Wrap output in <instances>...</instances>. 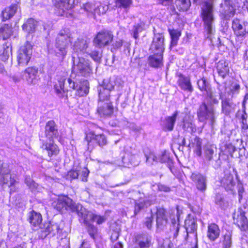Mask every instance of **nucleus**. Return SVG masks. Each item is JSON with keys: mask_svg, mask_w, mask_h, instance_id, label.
<instances>
[{"mask_svg": "<svg viewBox=\"0 0 248 248\" xmlns=\"http://www.w3.org/2000/svg\"><path fill=\"white\" fill-rule=\"evenodd\" d=\"M67 84L70 89L76 91L75 95L78 97L86 95L89 91V83L87 80L77 81L72 79L71 75L67 80L64 77L60 78L58 82L55 85V89L57 95L60 98L67 97V92L68 89Z\"/></svg>", "mask_w": 248, "mask_h": 248, "instance_id": "f257e3e1", "label": "nucleus"}, {"mask_svg": "<svg viewBox=\"0 0 248 248\" xmlns=\"http://www.w3.org/2000/svg\"><path fill=\"white\" fill-rule=\"evenodd\" d=\"M200 17L203 22L207 38L211 40V35L215 32L214 5L210 1H203L201 7Z\"/></svg>", "mask_w": 248, "mask_h": 248, "instance_id": "f03ea898", "label": "nucleus"}, {"mask_svg": "<svg viewBox=\"0 0 248 248\" xmlns=\"http://www.w3.org/2000/svg\"><path fill=\"white\" fill-rule=\"evenodd\" d=\"M72 40V34L68 30L61 31L56 39V49L53 51L48 46L49 53H54L56 56L63 60L67 54L68 48Z\"/></svg>", "mask_w": 248, "mask_h": 248, "instance_id": "7ed1b4c3", "label": "nucleus"}, {"mask_svg": "<svg viewBox=\"0 0 248 248\" xmlns=\"http://www.w3.org/2000/svg\"><path fill=\"white\" fill-rule=\"evenodd\" d=\"M73 62V70L80 76L87 77L93 73L92 66L90 62L78 56V54L73 53L72 55Z\"/></svg>", "mask_w": 248, "mask_h": 248, "instance_id": "20e7f679", "label": "nucleus"}, {"mask_svg": "<svg viewBox=\"0 0 248 248\" xmlns=\"http://www.w3.org/2000/svg\"><path fill=\"white\" fill-rule=\"evenodd\" d=\"M52 206L58 211L70 210L72 212H76L78 216L82 210V205L79 203H75L72 200L65 196H59L56 201L52 203Z\"/></svg>", "mask_w": 248, "mask_h": 248, "instance_id": "39448f33", "label": "nucleus"}, {"mask_svg": "<svg viewBox=\"0 0 248 248\" xmlns=\"http://www.w3.org/2000/svg\"><path fill=\"white\" fill-rule=\"evenodd\" d=\"M197 116L200 122L209 121L212 125L215 122L217 115L213 106L208 105L203 102L197 110Z\"/></svg>", "mask_w": 248, "mask_h": 248, "instance_id": "423d86ee", "label": "nucleus"}, {"mask_svg": "<svg viewBox=\"0 0 248 248\" xmlns=\"http://www.w3.org/2000/svg\"><path fill=\"white\" fill-rule=\"evenodd\" d=\"M32 53V46L29 41H27L18 51L17 60L18 65L22 67L26 66L31 58Z\"/></svg>", "mask_w": 248, "mask_h": 248, "instance_id": "0eeeda50", "label": "nucleus"}, {"mask_svg": "<svg viewBox=\"0 0 248 248\" xmlns=\"http://www.w3.org/2000/svg\"><path fill=\"white\" fill-rule=\"evenodd\" d=\"M56 14L59 16H63L67 11L74 7L75 0H54Z\"/></svg>", "mask_w": 248, "mask_h": 248, "instance_id": "6e6552de", "label": "nucleus"}, {"mask_svg": "<svg viewBox=\"0 0 248 248\" xmlns=\"http://www.w3.org/2000/svg\"><path fill=\"white\" fill-rule=\"evenodd\" d=\"M113 35L109 31H101L97 33L94 39L93 43L95 46L99 48L103 47L108 45L113 39Z\"/></svg>", "mask_w": 248, "mask_h": 248, "instance_id": "1a4fd4ad", "label": "nucleus"}, {"mask_svg": "<svg viewBox=\"0 0 248 248\" xmlns=\"http://www.w3.org/2000/svg\"><path fill=\"white\" fill-rule=\"evenodd\" d=\"M78 216L83 219V222L86 225H89V222L91 220L96 221L98 224H100L106 220V218L104 217L94 214L87 211L83 206L82 207V210L80 211Z\"/></svg>", "mask_w": 248, "mask_h": 248, "instance_id": "9d476101", "label": "nucleus"}, {"mask_svg": "<svg viewBox=\"0 0 248 248\" xmlns=\"http://www.w3.org/2000/svg\"><path fill=\"white\" fill-rule=\"evenodd\" d=\"M180 118L179 117L177 122V126L181 127L184 131L190 133L196 131V128L194 124L193 116L186 114L182 117L181 120Z\"/></svg>", "mask_w": 248, "mask_h": 248, "instance_id": "9b49d317", "label": "nucleus"}, {"mask_svg": "<svg viewBox=\"0 0 248 248\" xmlns=\"http://www.w3.org/2000/svg\"><path fill=\"white\" fill-rule=\"evenodd\" d=\"M221 17L226 20H229L232 17L235 13V9L230 0H224L220 4L219 10Z\"/></svg>", "mask_w": 248, "mask_h": 248, "instance_id": "f8f14e48", "label": "nucleus"}, {"mask_svg": "<svg viewBox=\"0 0 248 248\" xmlns=\"http://www.w3.org/2000/svg\"><path fill=\"white\" fill-rule=\"evenodd\" d=\"M85 140L88 145V148L90 146H93L94 143L100 146H102L107 144V140L104 134L95 135L93 132H90L87 134Z\"/></svg>", "mask_w": 248, "mask_h": 248, "instance_id": "ddd939ff", "label": "nucleus"}, {"mask_svg": "<svg viewBox=\"0 0 248 248\" xmlns=\"http://www.w3.org/2000/svg\"><path fill=\"white\" fill-rule=\"evenodd\" d=\"M164 36L162 34H155L151 45L150 50L151 52L164 53L165 49Z\"/></svg>", "mask_w": 248, "mask_h": 248, "instance_id": "4468645a", "label": "nucleus"}, {"mask_svg": "<svg viewBox=\"0 0 248 248\" xmlns=\"http://www.w3.org/2000/svg\"><path fill=\"white\" fill-rule=\"evenodd\" d=\"M232 28L236 36L244 37L248 33V22L235 18L232 21Z\"/></svg>", "mask_w": 248, "mask_h": 248, "instance_id": "2eb2a0df", "label": "nucleus"}, {"mask_svg": "<svg viewBox=\"0 0 248 248\" xmlns=\"http://www.w3.org/2000/svg\"><path fill=\"white\" fill-rule=\"evenodd\" d=\"M42 144L41 148L46 152L48 156H56L59 153L58 146L54 143L53 140H45L40 139Z\"/></svg>", "mask_w": 248, "mask_h": 248, "instance_id": "dca6fc26", "label": "nucleus"}, {"mask_svg": "<svg viewBox=\"0 0 248 248\" xmlns=\"http://www.w3.org/2000/svg\"><path fill=\"white\" fill-rule=\"evenodd\" d=\"M234 223L236 224L241 231L248 229V220L245 216V213L242 209H239L235 212L233 216Z\"/></svg>", "mask_w": 248, "mask_h": 248, "instance_id": "f3484780", "label": "nucleus"}, {"mask_svg": "<svg viewBox=\"0 0 248 248\" xmlns=\"http://www.w3.org/2000/svg\"><path fill=\"white\" fill-rule=\"evenodd\" d=\"M43 226V227H40L39 236L42 239L45 238L49 233H52L53 235H55L60 230L59 226L57 224H52L50 222L45 223Z\"/></svg>", "mask_w": 248, "mask_h": 248, "instance_id": "a211bd4d", "label": "nucleus"}, {"mask_svg": "<svg viewBox=\"0 0 248 248\" xmlns=\"http://www.w3.org/2000/svg\"><path fill=\"white\" fill-rule=\"evenodd\" d=\"M97 111L101 117L110 116L113 112V107L111 102L98 101Z\"/></svg>", "mask_w": 248, "mask_h": 248, "instance_id": "6ab92c4d", "label": "nucleus"}, {"mask_svg": "<svg viewBox=\"0 0 248 248\" xmlns=\"http://www.w3.org/2000/svg\"><path fill=\"white\" fill-rule=\"evenodd\" d=\"M123 85L121 79L115 76L110 77L109 79H104L100 86L104 87L109 91H112L115 87L119 89Z\"/></svg>", "mask_w": 248, "mask_h": 248, "instance_id": "aec40b11", "label": "nucleus"}, {"mask_svg": "<svg viewBox=\"0 0 248 248\" xmlns=\"http://www.w3.org/2000/svg\"><path fill=\"white\" fill-rule=\"evenodd\" d=\"M148 58V62L149 66L152 67L157 68L163 65V53L152 52Z\"/></svg>", "mask_w": 248, "mask_h": 248, "instance_id": "412c9836", "label": "nucleus"}, {"mask_svg": "<svg viewBox=\"0 0 248 248\" xmlns=\"http://www.w3.org/2000/svg\"><path fill=\"white\" fill-rule=\"evenodd\" d=\"M58 136V129L55 122L53 121H49L46 124L45 126V137H42L40 139L53 140V138Z\"/></svg>", "mask_w": 248, "mask_h": 248, "instance_id": "4be33fe9", "label": "nucleus"}, {"mask_svg": "<svg viewBox=\"0 0 248 248\" xmlns=\"http://www.w3.org/2000/svg\"><path fill=\"white\" fill-rule=\"evenodd\" d=\"M90 41L87 39H78L73 45V53L78 54V56H81L82 54L86 52L87 48Z\"/></svg>", "mask_w": 248, "mask_h": 248, "instance_id": "5701e85b", "label": "nucleus"}, {"mask_svg": "<svg viewBox=\"0 0 248 248\" xmlns=\"http://www.w3.org/2000/svg\"><path fill=\"white\" fill-rule=\"evenodd\" d=\"M220 233V229L217 224L208 223L206 236L209 240L212 242L216 241L219 237Z\"/></svg>", "mask_w": 248, "mask_h": 248, "instance_id": "b1692460", "label": "nucleus"}, {"mask_svg": "<svg viewBox=\"0 0 248 248\" xmlns=\"http://www.w3.org/2000/svg\"><path fill=\"white\" fill-rule=\"evenodd\" d=\"M38 69L34 67H28L24 72L25 78L30 84H36L37 83L39 78L37 76Z\"/></svg>", "mask_w": 248, "mask_h": 248, "instance_id": "393cba45", "label": "nucleus"}, {"mask_svg": "<svg viewBox=\"0 0 248 248\" xmlns=\"http://www.w3.org/2000/svg\"><path fill=\"white\" fill-rule=\"evenodd\" d=\"M156 216L157 228L158 229L162 230L166 225L168 222L164 209L161 208L157 209Z\"/></svg>", "mask_w": 248, "mask_h": 248, "instance_id": "a878e982", "label": "nucleus"}, {"mask_svg": "<svg viewBox=\"0 0 248 248\" xmlns=\"http://www.w3.org/2000/svg\"><path fill=\"white\" fill-rule=\"evenodd\" d=\"M222 186L227 191H232L235 185L233 175L228 172L221 181Z\"/></svg>", "mask_w": 248, "mask_h": 248, "instance_id": "bb28decb", "label": "nucleus"}, {"mask_svg": "<svg viewBox=\"0 0 248 248\" xmlns=\"http://www.w3.org/2000/svg\"><path fill=\"white\" fill-rule=\"evenodd\" d=\"M0 182L3 184L9 183V186H12L17 183L16 176L10 173L8 169L2 171L1 174H0Z\"/></svg>", "mask_w": 248, "mask_h": 248, "instance_id": "cd10ccee", "label": "nucleus"}, {"mask_svg": "<svg viewBox=\"0 0 248 248\" xmlns=\"http://www.w3.org/2000/svg\"><path fill=\"white\" fill-rule=\"evenodd\" d=\"M177 83L179 87L183 90L192 92L193 88L190 82V78L186 77L182 74H179Z\"/></svg>", "mask_w": 248, "mask_h": 248, "instance_id": "c85d7f7f", "label": "nucleus"}, {"mask_svg": "<svg viewBox=\"0 0 248 248\" xmlns=\"http://www.w3.org/2000/svg\"><path fill=\"white\" fill-rule=\"evenodd\" d=\"M180 112L178 110L175 111L170 116L165 118L164 129L165 130L171 131L173 130L176 119L179 117Z\"/></svg>", "mask_w": 248, "mask_h": 248, "instance_id": "c756f323", "label": "nucleus"}, {"mask_svg": "<svg viewBox=\"0 0 248 248\" xmlns=\"http://www.w3.org/2000/svg\"><path fill=\"white\" fill-rule=\"evenodd\" d=\"M192 180L196 183L197 188L202 191H205L206 188L205 178L198 173H193L191 176Z\"/></svg>", "mask_w": 248, "mask_h": 248, "instance_id": "7c9ffc66", "label": "nucleus"}, {"mask_svg": "<svg viewBox=\"0 0 248 248\" xmlns=\"http://www.w3.org/2000/svg\"><path fill=\"white\" fill-rule=\"evenodd\" d=\"M29 220L31 224L33 227H39L40 229V227H43V224H41L42 222V216L40 213L35 212L32 211L30 212Z\"/></svg>", "mask_w": 248, "mask_h": 248, "instance_id": "2f4dec72", "label": "nucleus"}, {"mask_svg": "<svg viewBox=\"0 0 248 248\" xmlns=\"http://www.w3.org/2000/svg\"><path fill=\"white\" fill-rule=\"evenodd\" d=\"M17 5L12 4L10 6L6 8L1 13L2 20L5 21L11 18L15 14L17 10Z\"/></svg>", "mask_w": 248, "mask_h": 248, "instance_id": "473e14b6", "label": "nucleus"}, {"mask_svg": "<svg viewBox=\"0 0 248 248\" xmlns=\"http://www.w3.org/2000/svg\"><path fill=\"white\" fill-rule=\"evenodd\" d=\"M137 243L140 248H149L152 245V237L143 234L137 240Z\"/></svg>", "mask_w": 248, "mask_h": 248, "instance_id": "72a5a7b5", "label": "nucleus"}, {"mask_svg": "<svg viewBox=\"0 0 248 248\" xmlns=\"http://www.w3.org/2000/svg\"><path fill=\"white\" fill-rule=\"evenodd\" d=\"M37 22L32 18H30L22 25L23 30L29 33H32L35 31Z\"/></svg>", "mask_w": 248, "mask_h": 248, "instance_id": "f704fd0d", "label": "nucleus"}, {"mask_svg": "<svg viewBox=\"0 0 248 248\" xmlns=\"http://www.w3.org/2000/svg\"><path fill=\"white\" fill-rule=\"evenodd\" d=\"M98 92V101H110V92L109 90L105 88L104 87L99 86L97 87Z\"/></svg>", "mask_w": 248, "mask_h": 248, "instance_id": "c9c22d12", "label": "nucleus"}, {"mask_svg": "<svg viewBox=\"0 0 248 248\" xmlns=\"http://www.w3.org/2000/svg\"><path fill=\"white\" fill-rule=\"evenodd\" d=\"M218 74L222 78H224L229 72L228 64L224 61H219L217 65Z\"/></svg>", "mask_w": 248, "mask_h": 248, "instance_id": "e433bc0d", "label": "nucleus"}, {"mask_svg": "<svg viewBox=\"0 0 248 248\" xmlns=\"http://www.w3.org/2000/svg\"><path fill=\"white\" fill-rule=\"evenodd\" d=\"M202 140L198 137L195 138L191 143L194 153L198 156L202 155Z\"/></svg>", "mask_w": 248, "mask_h": 248, "instance_id": "4c0bfd02", "label": "nucleus"}, {"mask_svg": "<svg viewBox=\"0 0 248 248\" xmlns=\"http://www.w3.org/2000/svg\"><path fill=\"white\" fill-rule=\"evenodd\" d=\"M175 5L180 11H186L191 6L190 0H175Z\"/></svg>", "mask_w": 248, "mask_h": 248, "instance_id": "58836bf2", "label": "nucleus"}, {"mask_svg": "<svg viewBox=\"0 0 248 248\" xmlns=\"http://www.w3.org/2000/svg\"><path fill=\"white\" fill-rule=\"evenodd\" d=\"M221 104L222 111L225 115H229L233 110L234 105L229 99H222Z\"/></svg>", "mask_w": 248, "mask_h": 248, "instance_id": "ea45409f", "label": "nucleus"}, {"mask_svg": "<svg viewBox=\"0 0 248 248\" xmlns=\"http://www.w3.org/2000/svg\"><path fill=\"white\" fill-rule=\"evenodd\" d=\"M185 227L187 233H193L197 230L196 221L194 218H188L185 220Z\"/></svg>", "mask_w": 248, "mask_h": 248, "instance_id": "a19ab883", "label": "nucleus"}, {"mask_svg": "<svg viewBox=\"0 0 248 248\" xmlns=\"http://www.w3.org/2000/svg\"><path fill=\"white\" fill-rule=\"evenodd\" d=\"M169 32L171 37V46H176L181 35V31L178 30L169 29Z\"/></svg>", "mask_w": 248, "mask_h": 248, "instance_id": "79ce46f5", "label": "nucleus"}, {"mask_svg": "<svg viewBox=\"0 0 248 248\" xmlns=\"http://www.w3.org/2000/svg\"><path fill=\"white\" fill-rule=\"evenodd\" d=\"M215 150H217V148L214 145H207L205 146L204 154L206 160L208 161L211 160Z\"/></svg>", "mask_w": 248, "mask_h": 248, "instance_id": "37998d69", "label": "nucleus"}, {"mask_svg": "<svg viewBox=\"0 0 248 248\" xmlns=\"http://www.w3.org/2000/svg\"><path fill=\"white\" fill-rule=\"evenodd\" d=\"M12 28L9 25L5 24L0 28V37L5 40L8 38L12 34Z\"/></svg>", "mask_w": 248, "mask_h": 248, "instance_id": "c03bdc74", "label": "nucleus"}, {"mask_svg": "<svg viewBox=\"0 0 248 248\" xmlns=\"http://www.w3.org/2000/svg\"><path fill=\"white\" fill-rule=\"evenodd\" d=\"M197 85L199 89L202 92H206L211 89L209 83L204 78L199 80L197 82Z\"/></svg>", "mask_w": 248, "mask_h": 248, "instance_id": "a18cd8bd", "label": "nucleus"}, {"mask_svg": "<svg viewBox=\"0 0 248 248\" xmlns=\"http://www.w3.org/2000/svg\"><path fill=\"white\" fill-rule=\"evenodd\" d=\"M206 98L208 101V105H212L213 104H217L218 103V100L215 96L214 93L211 91V89L206 92Z\"/></svg>", "mask_w": 248, "mask_h": 248, "instance_id": "49530a36", "label": "nucleus"}, {"mask_svg": "<svg viewBox=\"0 0 248 248\" xmlns=\"http://www.w3.org/2000/svg\"><path fill=\"white\" fill-rule=\"evenodd\" d=\"M240 89V85L236 82H233L232 83L230 87V90L228 91V93L232 96L238 94L239 93Z\"/></svg>", "mask_w": 248, "mask_h": 248, "instance_id": "de8ad7c7", "label": "nucleus"}, {"mask_svg": "<svg viewBox=\"0 0 248 248\" xmlns=\"http://www.w3.org/2000/svg\"><path fill=\"white\" fill-rule=\"evenodd\" d=\"M132 3V0H115L116 6L119 8L127 9Z\"/></svg>", "mask_w": 248, "mask_h": 248, "instance_id": "09e8293b", "label": "nucleus"}, {"mask_svg": "<svg viewBox=\"0 0 248 248\" xmlns=\"http://www.w3.org/2000/svg\"><path fill=\"white\" fill-rule=\"evenodd\" d=\"M83 8L85 11L91 14H96V3H87L83 5Z\"/></svg>", "mask_w": 248, "mask_h": 248, "instance_id": "8fccbe9b", "label": "nucleus"}, {"mask_svg": "<svg viewBox=\"0 0 248 248\" xmlns=\"http://www.w3.org/2000/svg\"><path fill=\"white\" fill-rule=\"evenodd\" d=\"M232 245V236L229 233L224 235L222 241L223 248H231Z\"/></svg>", "mask_w": 248, "mask_h": 248, "instance_id": "3c124183", "label": "nucleus"}, {"mask_svg": "<svg viewBox=\"0 0 248 248\" xmlns=\"http://www.w3.org/2000/svg\"><path fill=\"white\" fill-rule=\"evenodd\" d=\"M108 9V5L102 4L100 2H96V14L101 15L105 14Z\"/></svg>", "mask_w": 248, "mask_h": 248, "instance_id": "603ef678", "label": "nucleus"}, {"mask_svg": "<svg viewBox=\"0 0 248 248\" xmlns=\"http://www.w3.org/2000/svg\"><path fill=\"white\" fill-rule=\"evenodd\" d=\"M151 204L150 202L148 201H144V202H136L135 206V214L136 215L141 209H143L144 207H147Z\"/></svg>", "mask_w": 248, "mask_h": 248, "instance_id": "864d4df0", "label": "nucleus"}, {"mask_svg": "<svg viewBox=\"0 0 248 248\" xmlns=\"http://www.w3.org/2000/svg\"><path fill=\"white\" fill-rule=\"evenodd\" d=\"M143 30V24H137L134 26L132 29V32L133 34V37L135 39L139 38V34Z\"/></svg>", "mask_w": 248, "mask_h": 248, "instance_id": "5fc2aeb1", "label": "nucleus"}, {"mask_svg": "<svg viewBox=\"0 0 248 248\" xmlns=\"http://www.w3.org/2000/svg\"><path fill=\"white\" fill-rule=\"evenodd\" d=\"M170 230L173 235V237L176 238L178 235L179 231V225L175 220L172 221V224L170 226Z\"/></svg>", "mask_w": 248, "mask_h": 248, "instance_id": "6e6d98bb", "label": "nucleus"}, {"mask_svg": "<svg viewBox=\"0 0 248 248\" xmlns=\"http://www.w3.org/2000/svg\"><path fill=\"white\" fill-rule=\"evenodd\" d=\"M146 161L148 164L153 165L155 162L158 161V158L155 154L151 153L148 155H146Z\"/></svg>", "mask_w": 248, "mask_h": 248, "instance_id": "4d7b16f0", "label": "nucleus"}, {"mask_svg": "<svg viewBox=\"0 0 248 248\" xmlns=\"http://www.w3.org/2000/svg\"><path fill=\"white\" fill-rule=\"evenodd\" d=\"M91 57L96 62H99L102 57L101 53L99 51L94 50L92 51L90 54Z\"/></svg>", "mask_w": 248, "mask_h": 248, "instance_id": "13d9d810", "label": "nucleus"}, {"mask_svg": "<svg viewBox=\"0 0 248 248\" xmlns=\"http://www.w3.org/2000/svg\"><path fill=\"white\" fill-rule=\"evenodd\" d=\"M12 49L9 46L6 48H4V50L1 55V60L3 61H6L8 59L10 54L11 53Z\"/></svg>", "mask_w": 248, "mask_h": 248, "instance_id": "bf43d9fd", "label": "nucleus"}, {"mask_svg": "<svg viewBox=\"0 0 248 248\" xmlns=\"http://www.w3.org/2000/svg\"><path fill=\"white\" fill-rule=\"evenodd\" d=\"M242 128L245 129H248V116L245 113L242 116Z\"/></svg>", "mask_w": 248, "mask_h": 248, "instance_id": "052dcab7", "label": "nucleus"}, {"mask_svg": "<svg viewBox=\"0 0 248 248\" xmlns=\"http://www.w3.org/2000/svg\"><path fill=\"white\" fill-rule=\"evenodd\" d=\"M139 155L137 154H135L131 155L129 158V161L131 164L134 166L138 165L139 162Z\"/></svg>", "mask_w": 248, "mask_h": 248, "instance_id": "680f3d73", "label": "nucleus"}, {"mask_svg": "<svg viewBox=\"0 0 248 248\" xmlns=\"http://www.w3.org/2000/svg\"><path fill=\"white\" fill-rule=\"evenodd\" d=\"M25 182L30 188H34L36 187V184L30 176H27L25 178Z\"/></svg>", "mask_w": 248, "mask_h": 248, "instance_id": "e2e57ef3", "label": "nucleus"}, {"mask_svg": "<svg viewBox=\"0 0 248 248\" xmlns=\"http://www.w3.org/2000/svg\"><path fill=\"white\" fill-rule=\"evenodd\" d=\"M226 152L230 155H232L235 151V147L232 144H228L225 145Z\"/></svg>", "mask_w": 248, "mask_h": 248, "instance_id": "0e129e2a", "label": "nucleus"}, {"mask_svg": "<svg viewBox=\"0 0 248 248\" xmlns=\"http://www.w3.org/2000/svg\"><path fill=\"white\" fill-rule=\"evenodd\" d=\"M68 176L72 179L77 178L78 176V170H71L68 172Z\"/></svg>", "mask_w": 248, "mask_h": 248, "instance_id": "69168bd1", "label": "nucleus"}, {"mask_svg": "<svg viewBox=\"0 0 248 248\" xmlns=\"http://www.w3.org/2000/svg\"><path fill=\"white\" fill-rule=\"evenodd\" d=\"M153 221V217L151 215L150 217H147L145 219V224L147 228L150 229L152 227V224Z\"/></svg>", "mask_w": 248, "mask_h": 248, "instance_id": "338daca9", "label": "nucleus"}, {"mask_svg": "<svg viewBox=\"0 0 248 248\" xmlns=\"http://www.w3.org/2000/svg\"><path fill=\"white\" fill-rule=\"evenodd\" d=\"M122 45V40H119L118 41H116L112 44V48H111V51H112V49H117L120 48Z\"/></svg>", "mask_w": 248, "mask_h": 248, "instance_id": "774afa93", "label": "nucleus"}]
</instances>
